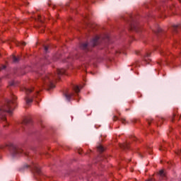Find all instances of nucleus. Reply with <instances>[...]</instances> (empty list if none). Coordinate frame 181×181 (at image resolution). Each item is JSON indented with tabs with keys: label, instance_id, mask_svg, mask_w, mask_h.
<instances>
[{
	"label": "nucleus",
	"instance_id": "f257e3e1",
	"mask_svg": "<svg viewBox=\"0 0 181 181\" xmlns=\"http://www.w3.org/2000/svg\"><path fill=\"white\" fill-rule=\"evenodd\" d=\"M16 98H13V100H8L7 101L6 104L4 107L0 109V119H2L4 122H6V117L4 115L2 114L3 112H12V110H13V107L16 105V102L15 101Z\"/></svg>",
	"mask_w": 181,
	"mask_h": 181
},
{
	"label": "nucleus",
	"instance_id": "2eb2a0df",
	"mask_svg": "<svg viewBox=\"0 0 181 181\" xmlns=\"http://www.w3.org/2000/svg\"><path fill=\"white\" fill-rule=\"evenodd\" d=\"M118 120V117L117 116L113 117V121H117Z\"/></svg>",
	"mask_w": 181,
	"mask_h": 181
},
{
	"label": "nucleus",
	"instance_id": "7ed1b4c3",
	"mask_svg": "<svg viewBox=\"0 0 181 181\" xmlns=\"http://www.w3.org/2000/svg\"><path fill=\"white\" fill-rule=\"evenodd\" d=\"M57 74H59V76H62L63 74H66V69H57Z\"/></svg>",
	"mask_w": 181,
	"mask_h": 181
},
{
	"label": "nucleus",
	"instance_id": "f3484780",
	"mask_svg": "<svg viewBox=\"0 0 181 181\" xmlns=\"http://www.w3.org/2000/svg\"><path fill=\"white\" fill-rule=\"evenodd\" d=\"M21 45H22V46H26V42H21Z\"/></svg>",
	"mask_w": 181,
	"mask_h": 181
},
{
	"label": "nucleus",
	"instance_id": "4468645a",
	"mask_svg": "<svg viewBox=\"0 0 181 181\" xmlns=\"http://www.w3.org/2000/svg\"><path fill=\"white\" fill-rule=\"evenodd\" d=\"M122 124H127V120L124 118H120Z\"/></svg>",
	"mask_w": 181,
	"mask_h": 181
},
{
	"label": "nucleus",
	"instance_id": "423d86ee",
	"mask_svg": "<svg viewBox=\"0 0 181 181\" xmlns=\"http://www.w3.org/2000/svg\"><path fill=\"white\" fill-rule=\"evenodd\" d=\"M74 91L76 93H80V87L78 86H75L74 87Z\"/></svg>",
	"mask_w": 181,
	"mask_h": 181
},
{
	"label": "nucleus",
	"instance_id": "39448f33",
	"mask_svg": "<svg viewBox=\"0 0 181 181\" xmlns=\"http://www.w3.org/2000/svg\"><path fill=\"white\" fill-rule=\"evenodd\" d=\"M151 56V54H146V56L144 58V62H146V63H149L150 60L148 59Z\"/></svg>",
	"mask_w": 181,
	"mask_h": 181
},
{
	"label": "nucleus",
	"instance_id": "aec40b11",
	"mask_svg": "<svg viewBox=\"0 0 181 181\" xmlns=\"http://www.w3.org/2000/svg\"><path fill=\"white\" fill-rule=\"evenodd\" d=\"M3 69H5V66H3Z\"/></svg>",
	"mask_w": 181,
	"mask_h": 181
},
{
	"label": "nucleus",
	"instance_id": "a211bd4d",
	"mask_svg": "<svg viewBox=\"0 0 181 181\" xmlns=\"http://www.w3.org/2000/svg\"><path fill=\"white\" fill-rule=\"evenodd\" d=\"M78 152L79 155H81V152H83V150L79 149Z\"/></svg>",
	"mask_w": 181,
	"mask_h": 181
},
{
	"label": "nucleus",
	"instance_id": "dca6fc26",
	"mask_svg": "<svg viewBox=\"0 0 181 181\" xmlns=\"http://www.w3.org/2000/svg\"><path fill=\"white\" fill-rule=\"evenodd\" d=\"M35 172H37V173H39V172H40V170H39L37 167H35Z\"/></svg>",
	"mask_w": 181,
	"mask_h": 181
},
{
	"label": "nucleus",
	"instance_id": "f03ea898",
	"mask_svg": "<svg viewBox=\"0 0 181 181\" xmlns=\"http://www.w3.org/2000/svg\"><path fill=\"white\" fill-rule=\"evenodd\" d=\"M98 40H100L99 36H96L94 37V39L92 41L93 46H97V43L98 42Z\"/></svg>",
	"mask_w": 181,
	"mask_h": 181
},
{
	"label": "nucleus",
	"instance_id": "ddd939ff",
	"mask_svg": "<svg viewBox=\"0 0 181 181\" xmlns=\"http://www.w3.org/2000/svg\"><path fill=\"white\" fill-rule=\"evenodd\" d=\"M32 101H33L32 99H29V98H26L27 104H30V103H32Z\"/></svg>",
	"mask_w": 181,
	"mask_h": 181
},
{
	"label": "nucleus",
	"instance_id": "9b49d317",
	"mask_svg": "<svg viewBox=\"0 0 181 181\" xmlns=\"http://www.w3.org/2000/svg\"><path fill=\"white\" fill-rule=\"evenodd\" d=\"M22 152H23V150H22L21 148H16V154L22 153Z\"/></svg>",
	"mask_w": 181,
	"mask_h": 181
},
{
	"label": "nucleus",
	"instance_id": "6e6552de",
	"mask_svg": "<svg viewBox=\"0 0 181 181\" xmlns=\"http://www.w3.org/2000/svg\"><path fill=\"white\" fill-rule=\"evenodd\" d=\"M73 95H74V93H66V98H67V100H70V98H71V97H73Z\"/></svg>",
	"mask_w": 181,
	"mask_h": 181
},
{
	"label": "nucleus",
	"instance_id": "0eeeda50",
	"mask_svg": "<svg viewBox=\"0 0 181 181\" xmlns=\"http://www.w3.org/2000/svg\"><path fill=\"white\" fill-rule=\"evenodd\" d=\"M11 59H13V62L14 63H16V62H19V58H16V57H15V55H12Z\"/></svg>",
	"mask_w": 181,
	"mask_h": 181
},
{
	"label": "nucleus",
	"instance_id": "9d476101",
	"mask_svg": "<svg viewBox=\"0 0 181 181\" xmlns=\"http://www.w3.org/2000/svg\"><path fill=\"white\" fill-rule=\"evenodd\" d=\"M159 175H160V176H161V177H165V172L163 171V170H161L159 171Z\"/></svg>",
	"mask_w": 181,
	"mask_h": 181
},
{
	"label": "nucleus",
	"instance_id": "6ab92c4d",
	"mask_svg": "<svg viewBox=\"0 0 181 181\" xmlns=\"http://www.w3.org/2000/svg\"><path fill=\"white\" fill-rule=\"evenodd\" d=\"M45 52H47V47H45Z\"/></svg>",
	"mask_w": 181,
	"mask_h": 181
},
{
	"label": "nucleus",
	"instance_id": "20e7f679",
	"mask_svg": "<svg viewBox=\"0 0 181 181\" xmlns=\"http://www.w3.org/2000/svg\"><path fill=\"white\" fill-rule=\"evenodd\" d=\"M23 91H25L26 94H30V93L33 91V88H23Z\"/></svg>",
	"mask_w": 181,
	"mask_h": 181
},
{
	"label": "nucleus",
	"instance_id": "1a4fd4ad",
	"mask_svg": "<svg viewBox=\"0 0 181 181\" xmlns=\"http://www.w3.org/2000/svg\"><path fill=\"white\" fill-rule=\"evenodd\" d=\"M98 151H99V152H104V147L100 145L99 146H98Z\"/></svg>",
	"mask_w": 181,
	"mask_h": 181
},
{
	"label": "nucleus",
	"instance_id": "f8f14e48",
	"mask_svg": "<svg viewBox=\"0 0 181 181\" xmlns=\"http://www.w3.org/2000/svg\"><path fill=\"white\" fill-rule=\"evenodd\" d=\"M44 80L45 83H47V81L50 82V78L49 77V76H47Z\"/></svg>",
	"mask_w": 181,
	"mask_h": 181
}]
</instances>
